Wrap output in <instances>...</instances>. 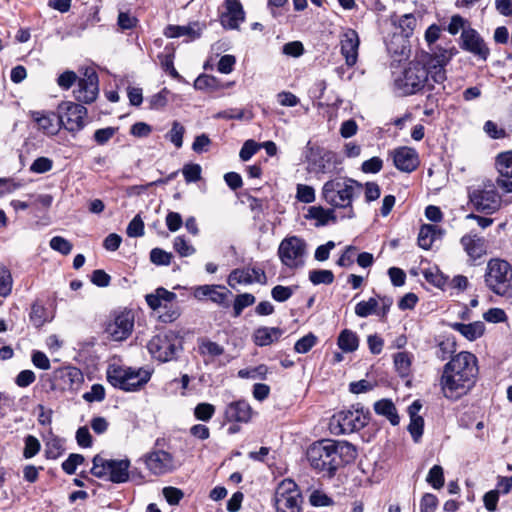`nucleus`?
<instances>
[{
  "label": "nucleus",
  "mask_w": 512,
  "mask_h": 512,
  "mask_svg": "<svg viewBox=\"0 0 512 512\" xmlns=\"http://www.w3.org/2000/svg\"><path fill=\"white\" fill-rule=\"evenodd\" d=\"M451 58L452 53L443 49L434 53L428 66L420 61H410L394 79L396 91L402 96H408L420 92L426 86L433 89V83L442 84L446 80L445 66Z\"/></svg>",
  "instance_id": "1"
},
{
  "label": "nucleus",
  "mask_w": 512,
  "mask_h": 512,
  "mask_svg": "<svg viewBox=\"0 0 512 512\" xmlns=\"http://www.w3.org/2000/svg\"><path fill=\"white\" fill-rule=\"evenodd\" d=\"M477 363L474 354L462 351L444 365L440 387L445 398L459 399L474 386L478 375Z\"/></svg>",
  "instance_id": "2"
},
{
  "label": "nucleus",
  "mask_w": 512,
  "mask_h": 512,
  "mask_svg": "<svg viewBox=\"0 0 512 512\" xmlns=\"http://www.w3.org/2000/svg\"><path fill=\"white\" fill-rule=\"evenodd\" d=\"M363 189V185L349 177H336L324 183L321 191L322 199L331 207L344 209L349 219L355 217L353 201Z\"/></svg>",
  "instance_id": "3"
},
{
  "label": "nucleus",
  "mask_w": 512,
  "mask_h": 512,
  "mask_svg": "<svg viewBox=\"0 0 512 512\" xmlns=\"http://www.w3.org/2000/svg\"><path fill=\"white\" fill-rule=\"evenodd\" d=\"M107 381L115 388L124 391H137L151 378V373L143 368H132L111 363L106 371Z\"/></svg>",
  "instance_id": "4"
},
{
  "label": "nucleus",
  "mask_w": 512,
  "mask_h": 512,
  "mask_svg": "<svg viewBox=\"0 0 512 512\" xmlns=\"http://www.w3.org/2000/svg\"><path fill=\"white\" fill-rule=\"evenodd\" d=\"M484 282L494 294L512 297V265L504 259H490L486 266Z\"/></svg>",
  "instance_id": "5"
},
{
  "label": "nucleus",
  "mask_w": 512,
  "mask_h": 512,
  "mask_svg": "<svg viewBox=\"0 0 512 512\" xmlns=\"http://www.w3.org/2000/svg\"><path fill=\"white\" fill-rule=\"evenodd\" d=\"M333 454L332 440L330 439L314 442L306 452L310 466L328 477L334 476L337 470Z\"/></svg>",
  "instance_id": "6"
},
{
  "label": "nucleus",
  "mask_w": 512,
  "mask_h": 512,
  "mask_svg": "<svg viewBox=\"0 0 512 512\" xmlns=\"http://www.w3.org/2000/svg\"><path fill=\"white\" fill-rule=\"evenodd\" d=\"M92 462L91 473L97 478L108 476L113 483H124L129 479L130 461L128 459H105L97 454Z\"/></svg>",
  "instance_id": "7"
},
{
  "label": "nucleus",
  "mask_w": 512,
  "mask_h": 512,
  "mask_svg": "<svg viewBox=\"0 0 512 512\" xmlns=\"http://www.w3.org/2000/svg\"><path fill=\"white\" fill-rule=\"evenodd\" d=\"M147 348L153 358L168 362L174 360L182 350V341L174 331H167L152 337Z\"/></svg>",
  "instance_id": "8"
},
{
  "label": "nucleus",
  "mask_w": 512,
  "mask_h": 512,
  "mask_svg": "<svg viewBox=\"0 0 512 512\" xmlns=\"http://www.w3.org/2000/svg\"><path fill=\"white\" fill-rule=\"evenodd\" d=\"M306 242L297 236L284 238L278 247V257L281 263L289 269H297L304 265Z\"/></svg>",
  "instance_id": "9"
},
{
  "label": "nucleus",
  "mask_w": 512,
  "mask_h": 512,
  "mask_svg": "<svg viewBox=\"0 0 512 512\" xmlns=\"http://www.w3.org/2000/svg\"><path fill=\"white\" fill-rule=\"evenodd\" d=\"M368 422L367 413L362 407L352 406L350 409L342 410L333 415L331 426L338 429L336 433L349 434L358 431L366 426Z\"/></svg>",
  "instance_id": "10"
},
{
  "label": "nucleus",
  "mask_w": 512,
  "mask_h": 512,
  "mask_svg": "<svg viewBox=\"0 0 512 512\" xmlns=\"http://www.w3.org/2000/svg\"><path fill=\"white\" fill-rule=\"evenodd\" d=\"M302 496L297 484L291 479L282 480L275 492L277 512H301Z\"/></svg>",
  "instance_id": "11"
},
{
  "label": "nucleus",
  "mask_w": 512,
  "mask_h": 512,
  "mask_svg": "<svg viewBox=\"0 0 512 512\" xmlns=\"http://www.w3.org/2000/svg\"><path fill=\"white\" fill-rule=\"evenodd\" d=\"M469 198L473 206L478 212L484 214H493L501 207L502 198L490 181L484 183L482 188L473 190L469 194Z\"/></svg>",
  "instance_id": "12"
},
{
  "label": "nucleus",
  "mask_w": 512,
  "mask_h": 512,
  "mask_svg": "<svg viewBox=\"0 0 512 512\" xmlns=\"http://www.w3.org/2000/svg\"><path fill=\"white\" fill-rule=\"evenodd\" d=\"M87 109L78 103L64 101L58 105L57 118L59 123L70 132L80 131L85 123Z\"/></svg>",
  "instance_id": "13"
},
{
  "label": "nucleus",
  "mask_w": 512,
  "mask_h": 512,
  "mask_svg": "<svg viewBox=\"0 0 512 512\" xmlns=\"http://www.w3.org/2000/svg\"><path fill=\"white\" fill-rule=\"evenodd\" d=\"M134 328V314L131 310L115 312L106 324L105 332L114 341L127 339Z\"/></svg>",
  "instance_id": "14"
},
{
  "label": "nucleus",
  "mask_w": 512,
  "mask_h": 512,
  "mask_svg": "<svg viewBox=\"0 0 512 512\" xmlns=\"http://www.w3.org/2000/svg\"><path fill=\"white\" fill-rule=\"evenodd\" d=\"M98 93V75L93 69H86L84 77L77 81L74 96L79 102L90 104L96 100Z\"/></svg>",
  "instance_id": "15"
},
{
  "label": "nucleus",
  "mask_w": 512,
  "mask_h": 512,
  "mask_svg": "<svg viewBox=\"0 0 512 512\" xmlns=\"http://www.w3.org/2000/svg\"><path fill=\"white\" fill-rule=\"evenodd\" d=\"M460 47L476 56L478 59L486 61L490 55V49L486 45L484 39L473 28L463 29L461 33Z\"/></svg>",
  "instance_id": "16"
},
{
  "label": "nucleus",
  "mask_w": 512,
  "mask_h": 512,
  "mask_svg": "<svg viewBox=\"0 0 512 512\" xmlns=\"http://www.w3.org/2000/svg\"><path fill=\"white\" fill-rule=\"evenodd\" d=\"M231 295V291L225 286L215 284L200 285L195 287L193 291V296L197 300L203 301L209 299L211 302L224 308L229 307V297Z\"/></svg>",
  "instance_id": "17"
},
{
  "label": "nucleus",
  "mask_w": 512,
  "mask_h": 512,
  "mask_svg": "<svg viewBox=\"0 0 512 512\" xmlns=\"http://www.w3.org/2000/svg\"><path fill=\"white\" fill-rule=\"evenodd\" d=\"M227 282L232 288L238 284L259 283L264 285L267 283V277L265 271L258 267L237 268L230 272Z\"/></svg>",
  "instance_id": "18"
},
{
  "label": "nucleus",
  "mask_w": 512,
  "mask_h": 512,
  "mask_svg": "<svg viewBox=\"0 0 512 512\" xmlns=\"http://www.w3.org/2000/svg\"><path fill=\"white\" fill-rule=\"evenodd\" d=\"M147 468L154 475H163L173 471L174 460L170 453L157 450L149 453L145 458Z\"/></svg>",
  "instance_id": "19"
},
{
  "label": "nucleus",
  "mask_w": 512,
  "mask_h": 512,
  "mask_svg": "<svg viewBox=\"0 0 512 512\" xmlns=\"http://www.w3.org/2000/svg\"><path fill=\"white\" fill-rule=\"evenodd\" d=\"M395 167L402 172H412L419 165L418 154L415 149L399 147L390 152Z\"/></svg>",
  "instance_id": "20"
},
{
  "label": "nucleus",
  "mask_w": 512,
  "mask_h": 512,
  "mask_svg": "<svg viewBox=\"0 0 512 512\" xmlns=\"http://www.w3.org/2000/svg\"><path fill=\"white\" fill-rule=\"evenodd\" d=\"M359 36L353 29H347L340 38L341 54L348 66L352 67L358 59Z\"/></svg>",
  "instance_id": "21"
},
{
  "label": "nucleus",
  "mask_w": 512,
  "mask_h": 512,
  "mask_svg": "<svg viewBox=\"0 0 512 512\" xmlns=\"http://www.w3.org/2000/svg\"><path fill=\"white\" fill-rule=\"evenodd\" d=\"M460 243L472 260H477L487 253V241L477 234H465L461 237Z\"/></svg>",
  "instance_id": "22"
},
{
  "label": "nucleus",
  "mask_w": 512,
  "mask_h": 512,
  "mask_svg": "<svg viewBox=\"0 0 512 512\" xmlns=\"http://www.w3.org/2000/svg\"><path fill=\"white\" fill-rule=\"evenodd\" d=\"M226 12L221 15V23L224 27L236 29L244 21V10L238 0H225Z\"/></svg>",
  "instance_id": "23"
},
{
  "label": "nucleus",
  "mask_w": 512,
  "mask_h": 512,
  "mask_svg": "<svg viewBox=\"0 0 512 512\" xmlns=\"http://www.w3.org/2000/svg\"><path fill=\"white\" fill-rule=\"evenodd\" d=\"M332 448L337 469L353 462L357 457L355 446L347 441L332 440Z\"/></svg>",
  "instance_id": "24"
},
{
  "label": "nucleus",
  "mask_w": 512,
  "mask_h": 512,
  "mask_svg": "<svg viewBox=\"0 0 512 512\" xmlns=\"http://www.w3.org/2000/svg\"><path fill=\"white\" fill-rule=\"evenodd\" d=\"M252 416V408L248 402L239 400L231 402L225 411V418L229 422H248Z\"/></svg>",
  "instance_id": "25"
},
{
  "label": "nucleus",
  "mask_w": 512,
  "mask_h": 512,
  "mask_svg": "<svg viewBox=\"0 0 512 512\" xmlns=\"http://www.w3.org/2000/svg\"><path fill=\"white\" fill-rule=\"evenodd\" d=\"M318 158L312 160V164L317 173H332L339 164L337 155L328 150L317 148Z\"/></svg>",
  "instance_id": "26"
},
{
  "label": "nucleus",
  "mask_w": 512,
  "mask_h": 512,
  "mask_svg": "<svg viewBox=\"0 0 512 512\" xmlns=\"http://www.w3.org/2000/svg\"><path fill=\"white\" fill-rule=\"evenodd\" d=\"M422 408V404L419 400H415L409 407H408V414L410 417V423L408 425V431L411 434L413 440L415 442H419L423 435V429H424V420L419 415V411Z\"/></svg>",
  "instance_id": "27"
},
{
  "label": "nucleus",
  "mask_w": 512,
  "mask_h": 512,
  "mask_svg": "<svg viewBox=\"0 0 512 512\" xmlns=\"http://www.w3.org/2000/svg\"><path fill=\"white\" fill-rule=\"evenodd\" d=\"M202 28V25L198 22L191 23L185 26L169 25L165 28L164 35L168 38L187 36L191 40H194L200 36Z\"/></svg>",
  "instance_id": "28"
},
{
  "label": "nucleus",
  "mask_w": 512,
  "mask_h": 512,
  "mask_svg": "<svg viewBox=\"0 0 512 512\" xmlns=\"http://www.w3.org/2000/svg\"><path fill=\"white\" fill-rule=\"evenodd\" d=\"M176 298L175 293L163 287L157 288L154 293L147 294L145 297L148 306L152 310L160 309L164 304L170 305Z\"/></svg>",
  "instance_id": "29"
},
{
  "label": "nucleus",
  "mask_w": 512,
  "mask_h": 512,
  "mask_svg": "<svg viewBox=\"0 0 512 512\" xmlns=\"http://www.w3.org/2000/svg\"><path fill=\"white\" fill-rule=\"evenodd\" d=\"M334 209L331 208H324L322 206H311L308 209V213L306 215V218L315 220V225L317 227L325 226L329 222L335 223L337 220V217L335 215Z\"/></svg>",
  "instance_id": "30"
},
{
  "label": "nucleus",
  "mask_w": 512,
  "mask_h": 512,
  "mask_svg": "<svg viewBox=\"0 0 512 512\" xmlns=\"http://www.w3.org/2000/svg\"><path fill=\"white\" fill-rule=\"evenodd\" d=\"M224 347L208 338L198 339V352L204 357L205 362H210L216 357L224 354Z\"/></svg>",
  "instance_id": "31"
},
{
  "label": "nucleus",
  "mask_w": 512,
  "mask_h": 512,
  "mask_svg": "<svg viewBox=\"0 0 512 512\" xmlns=\"http://www.w3.org/2000/svg\"><path fill=\"white\" fill-rule=\"evenodd\" d=\"M451 327L469 341H474L480 338L485 331V325L481 321H476L469 324L456 322L453 323Z\"/></svg>",
  "instance_id": "32"
},
{
  "label": "nucleus",
  "mask_w": 512,
  "mask_h": 512,
  "mask_svg": "<svg viewBox=\"0 0 512 512\" xmlns=\"http://www.w3.org/2000/svg\"><path fill=\"white\" fill-rule=\"evenodd\" d=\"M282 335V330L277 327H259L253 334L254 343L257 346H267L277 341Z\"/></svg>",
  "instance_id": "33"
},
{
  "label": "nucleus",
  "mask_w": 512,
  "mask_h": 512,
  "mask_svg": "<svg viewBox=\"0 0 512 512\" xmlns=\"http://www.w3.org/2000/svg\"><path fill=\"white\" fill-rule=\"evenodd\" d=\"M376 414L384 416L392 425H398L400 418L394 403L390 399H381L374 403Z\"/></svg>",
  "instance_id": "34"
},
{
  "label": "nucleus",
  "mask_w": 512,
  "mask_h": 512,
  "mask_svg": "<svg viewBox=\"0 0 512 512\" xmlns=\"http://www.w3.org/2000/svg\"><path fill=\"white\" fill-rule=\"evenodd\" d=\"M35 115V121L45 133L55 135L59 131L61 124L55 114H40L37 112Z\"/></svg>",
  "instance_id": "35"
},
{
  "label": "nucleus",
  "mask_w": 512,
  "mask_h": 512,
  "mask_svg": "<svg viewBox=\"0 0 512 512\" xmlns=\"http://www.w3.org/2000/svg\"><path fill=\"white\" fill-rule=\"evenodd\" d=\"M337 344L343 352H354L358 349L359 338L354 331L350 329H344L338 336Z\"/></svg>",
  "instance_id": "36"
},
{
  "label": "nucleus",
  "mask_w": 512,
  "mask_h": 512,
  "mask_svg": "<svg viewBox=\"0 0 512 512\" xmlns=\"http://www.w3.org/2000/svg\"><path fill=\"white\" fill-rule=\"evenodd\" d=\"M495 167L500 176L512 178V150L498 154L495 159Z\"/></svg>",
  "instance_id": "37"
},
{
  "label": "nucleus",
  "mask_w": 512,
  "mask_h": 512,
  "mask_svg": "<svg viewBox=\"0 0 512 512\" xmlns=\"http://www.w3.org/2000/svg\"><path fill=\"white\" fill-rule=\"evenodd\" d=\"M436 237V228L433 225L425 224L420 228L418 234V245L428 250L431 248Z\"/></svg>",
  "instance_id": "38"
},
{
  "label": "nucleus",
  "mask_w": 512,
  "mask_h": 512,
  "mask_svg": "<svg viewBox=\"0 0 512 512\" xmlns=\"http://www.w3.org/2000/svg\"><path fill=\"white\" fill-rule=\"evenodd\" d=\"M46 313V308L42 304L39 302L33 303L29 314V319L33 326L36 328L42 327L48 320Z\"/></svg>",
  "instance_id": "39"
},
{
  "label": "nucleus",
  "mask_w": 512,
  "mask_h": 512,
  "mask_svg": "<svg viewBox=\"0 0 512 512\" xmlns=\"http://www.w3.org/2000/svg\"><path fill=\"white\" fill-rule=\"evenodd\" d=\"M13 279L10 270L0 263V296L7 297L12 291Z\"/></svg>",
  "instance_id": "40"
},
{
  "label": "nucleus",
  "mask_w": 512,
  "mask_h": 512,
  "mask_svg": "<svg viewBox=\"0 0 512 512\" xmlns=\"http://www.w3.org/2000/svg\"><path fill=\"white\" fill-rule=\"evenodd\" d=\"M378 300L376 298H370L367 301H361L355 306V314L358 317L365 318L371 314H377Z\"/></svg>",
  "instance_id": "41"
},
{
  "label": "nucleus",
  "mask_w": 512,
  "mask_h": 512,
  "mask_svg": "<svg viewBox=\"0 0 512 512\" xmlns=\"http://www.w3.org/2000/svg\"><path fill=\"white\" fill-rule=\"evenodd\" d=\"M256 301V298L253 294L250 293H243L239 294L235 297L234 304H233V310H234V317H239L242 313V311L251 305H253Z\"/></svg>",
  "instance_id": "42"
},
{
  "label": "nucleus",
  "mask_w": 512,
  "mask_h": 512,
  "mask_svg": "<svg viewBox=\"0 0 512 512\" xmlns=\"http://www.w3.org/2000/svg\"><path fill=\"white\" fill-rule=\"evenodd\" d=\"M185 133L184 126L178 121H173L170 131L166 134V138L177 148L183 145V135Z\"/></svg>",
  "instance_id": "43"
},
{
  "label": "nucleus",
  "mask_w": 512,
  "mask_h": 512,
  "mask_svg": "<svg viewBox=\"0 0 512 512\" xmlns=\"http://www.w3.org/2000/svg\"><path fill=\"white\" fill-rule=\"evenodd\" d=\"M309 280L314 285L326 284L329 285L334 281V274L331 270H311L309 272Z\"/></svg>",
  "instance_id": "44"
},
{
  "label": "nucleus",
  "mask_w": 512,
  "mask_h": 512,
  "mask_svg": "<svg viewBox=\"0 0 512 512\" xmlns=\"http://www.w3.org/2000/svg\"><path fill=\"white\" fill-rule=\"evenodd\" d=\"M317 341L318 338L316 335H314L313 333H308L295 343L294 350L297 353L305 354L316 345Z\"/></svg>",
  "instance_id": "45"
},
{
  "label": "nucleus",
  "mask_w": 512,
  "mask_h": 512,
  "mask_svg": "<svg viewBox=\"0 0 512 512\" xmlns=\"http://www.w3.org/2000/svg\"><path fill=\"white\" fill-rule=\"evenodd\" d=\"M215 406L210 403H199L194 408V416L200 421H209L215 414Z\"/></svg>",
  "instance_id": "46"
},
{
  "label": "nucleus",
  "mask_w": 512,
  "mask_h": 512,
  "mask_svg": "<svg viewBox=\"0 0 512 512\" xmlns=\"http://www.w3.org/2000/svg\"><path fill=\"white\" fill-rule=\"evenodd\" d=\"M427 482L435 489H440L444 485L443 468L440 465H434L427 475Z\"/></svg>",
  "instance_id": "47"
},
{
  "label": "nucleus",
  "mask_w": 512,
  "mask_h": 512,
  "mask_svg": "<svg viewBox=\"0 0 512 512\" xmlns=\"http://www.w3.org/2000/svg\"><path fill=\"white\" fill-rule=\"evenodd\" d=\"M163 310L159 313V320L163 323L174 322L180 316V309L178 306L164 304L161 307Z\"/></svg>",
  "instance_id": "48"
},
{
  "label": "nucleus",
  "mask_w": 512,
  "mask_h": 512,
  "mask_svg": "<svg viewBox=\"0 0 512 512\" xmlns=\"http://www.w3.org/2000/svg\"><path fill=\"white\" fill-rule=\"evenodd\" d=\"M173 247L181 257H188L195 253V248L189 244L184 237L177 236L174 239Z\"/></svg>",
  "instance_id": "49"
},
{
  "label": "nucleus",
  "mask_w": 512,
  "mask_h": 512,
  "mask_svg": "<svg viewBox=\"0 0 512 512\" xmlns=\"http://www.w3.org/2000/svg\"><path fill=\"white\" fill-rule=\"evenodd\" d=\"M126 233L132 238L144 235V222L139 214L130 221L126 229Z\"/></svg>",
  "instance_id": "50"
},
{
  "label": "nucleus",
  "mask_w": 512,
  "mask_h": 512,
  "mask_svg": "<svg viewBox=\"0 0 512 512\" xmlns=\"http://www.w3.org/2000/svg\"><path fill=\"white\" fill-rule=\"evenodd\" d=\"M49 245H50L51 249H53L63 255L70 254V252L72 251V247H73L72 244L67 239H65L61 236L53 237L50 240Z\"/></svg>",
  "instance_id": "51"
},
{
  "label": "nucleus",
  "mask_w": 512,
  "mask_h": 512,
  "mask_svg": "<svg viewBox=\"0 0 512 512\" xmlns=\"http://www.w3.org/2000/svg\"><path fill=\"white\" fill-rule=\"evenodd\" d=\"M394 365L397 371L402 375H407L411 365L409 354L406 352H399L394 356Z\"/></svg>",
  "instance_id": "52"
},
{
  "label": "nucleus",
  "mask_w": 512,
  "mask_h": 512,
  "mask_svg": "<svg viewBox=\"0 0 512 512\" xmlns=\"http://www.w3.org/2000/svg\"><path fill=\"white\" fill-rule=\"evenodd\" d=\"M85 458L81 454L72 453L69 457L62 463V469L69 475L75 473L77 466L84 462Z\"/></svg>",
  "instance_id": "53"
},
{
  "label": "nucleus",
  "mask_w": 512,
  "mask_h": 512,
  "mask_svg": "<svg viewBox=\"0 0 512 512\" xmlns=\"http://www.w3.org/2000/svg\"><path fill=\"white\" fill-rule=\"evenodd\" d=\"M296 198L302 203H312L315 200V190L312 186L298 184Z\"/></svg>",
  "instance_id": "54"
},
{
  "label": "nucleus",
  "mask_w": 512,
  "mask_h": 512,
  "mask_svg": "<svg viewBox=\"0 0 512 512\" xmlns=\"http://www.w3.org/2000/svg\"><path fill=\"white\" fill-rule=\"evenodd\" d=\"M172 254L161 248H154L150 252V260L156 265H169L171 263Z\"/></svg>",
  "instance_id": "55"
},
{
  "label": "nucleus",
  "mask_w": 512,
  "mask_h": 512,
  "mask_svg": "<svg viewBox=\"0 0 512 512\" xmlns=\"http://www.w3.org/2000/svg\"><path fill=\"white\" fill-rule=\"evenodd\" d=\"M194 87L198 90H215L218 88V80L216 79V77L211 75H200L195 80Z\"/></svg>",
  "instance_id": "56"
},
{
  "label": "nucleus",
  "mask_w": 512,
  "mask_h": 512,
  "mask_svg": "<svg viewBox=\"0 0 512 512\" xmlns=\"http://www.w3.org/2000/svg\"><path fill=\"white\" fill-rule=\"evenodd\" d=\"M53 167V161L47 157H38L30 166V171L42 174L50 171Z\"/></svg>",
  "instance_id": "57"
},
{
  "label": "nucleus",
  "mask_w": 512,
  "mask_h": 512,
  "mask_svg": "<svg viewBox=\"0 0 512 512\" xmlns=\"http://www.w3.org/2000/svg\"><path fill=\"white\" fill-rule=\"evenodd\" d=\"M39 450H40L39 440L32 435H28L25 438V447H24V451H23V456L26 459L32 458L39 452Z\"/></svg>",
  "instance_id": "58"
},
{
  "label": "nucleus",
  "mask_w": 512,
  "mask_h": 512,
  "mask_svg": "<svg viewBox=\"0 0 512 512\" xmlns=\"http://www.w3.org/2000/svg\"><path fill=\"white\" fill-rule=\"evenodd\" d=\"M78 81V77L74 71L67 70L60 74L57 78L58 86L63 90L70 89Z\"/></svg>",
  "instance_id": "59"
},
{
  "label": "nucleus",
  "mask_w": 512,
  "mask_h": 512,
  "mask_svg": "<svg viewBox=\"0 0 512 512\" xmlns=\"http://www.w3.org/2000/svg\"><path fill=\"white\" fill-rule=\"evenodd\" d=\"M309 502L314 507H325L333 503L332 499L320 490H314L310 494Z\"/></svg>",
  "instance_id": "60"
},
{
  "label": "nucleus",
  "mask_w": 512,
  "mask_h": 512,
  "mask_svg": "<svg viewBox=\"0 0 512 512\" xmlns=\"http://www.w3.org/2000/svg\"><path fill=\"white\" fill-rule=\"evenodd\" d=\"M63 451V443L60 439H52L46 444L45 453L49 459H57L62 455Z\"/></svg>",
  "instance_id": "61"
},
{
  "label": "nucleus",
  "mask_w": 512,
  "mask_h": 512,
  "mask_svg": "<svg viewBox=\"0 0 512 512\" xmlns=\"http://www.w3.org/2000/svg\"><path fill=\"white\" fill-rule=\"evenodd\" d=\"M182 173L186 182H196L201 178V166L199 164H186Z\"/></svg>",
  "instance_id": "62"
},
{
  "label": "nucleus",
  "mask_w": 512,
  "mask_h": 512,
  "mask_svg": "<svg viewBox=\"0 0 512 512\" xmlns=\"http://www.w3.org/2000/svg\"><path fill=\"white\" fill-rule=\"evenodd\" d=\"M455 352V342L450 340L442 341L438 344L436 356L440 360H445Z\"/></svg>",
  "instance_id": "63"
},
{
  "label": "nucleus",
  "mask_w": 512,
  "mask_h": 512,
  "mask_svg": "<svg viewBox=\"0 0 512 512\" xmlns=\"http://www.w3.org/2000/svg\"><path fill=\"white\" fill-rule=\"evenodd\" d=\"M437 505V497L431 493H426L420 502V512H435Z\"/></svg>",
  "instance_id": "64"
}]
</instances>
